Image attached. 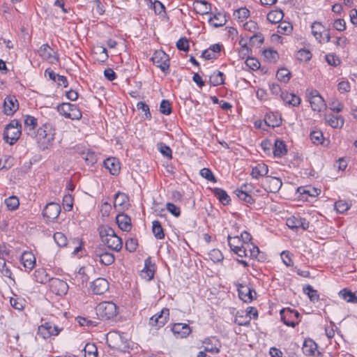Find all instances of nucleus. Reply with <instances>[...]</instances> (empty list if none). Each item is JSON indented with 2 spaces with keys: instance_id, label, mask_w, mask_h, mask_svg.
I'll return each instance as SVG.
<instances>
[{
  "instance_id": "f257e3e1",
  "label": "nucleus",
  "mask_w": 357,
  "mask_h": 357,
  "mask_svg": "<svg viewBox=\"0 0 357 357\" xmlns=\"http://www.w3.org/2000/svg\"><path fill=\"white\" fill-rule=\"evenodd\" d=\"M102 242L109 249L119 252L122 248V240L114 232V229L108 225H101L98 228Z\"/></svg>"
},
{
  "instance_id": "f03ea898",
  "label": "nucleus",
  "mask_w": 357,
  "mask_h": 357,
  "mask_svg": "<svg viewBox=\"0 0 357 357\" xmlns=\"http://www.w3.org/2000/svg\"><path fill=\"white\" fill-rule=\"evenodd\" d=\"M55 130L50 123H45L38 128L36 138L39 143H41L43 149H47L54 141Z\"/></svg>"
},
{
  "instance_id": "7ed1b4c3",
  "label": "nucleus",
  "mask_w": 357,
  "mask_h": 357,
  "mask_svg": "<svg viewBox=\"0 0 357 357\" xmlns=\"http://www.w3.org/2000/svg\"><path fill=\"white\" fill-rule=\"evenodd\" d=\"M21 135V124L19 121L14 119L8 124L3 132V139L10 145H13Z\"/></svg>"
},
{
  "instance_id": "20e7f679",
  "label": "nucleus",
  "mask_w": 357,
  "mask_h": 357,
  "mask_svg": "<svg viewBox=\"0 0 357 357\" xmlns=\"http://www.w3.org/2000/svg\"><path fill=\"white\" fill-rule=\"evenodd\" d=\"M96 312L101 319H110L118 313L116 304L111 301L99 303L96 308Z\"/></svg>"
},
{
  "instance_id": "39448f33",
  "label": "nucleus",
  "mask_w": 357,
  "mask_h": 357,
  "mask_svg": "<svg viewBox=\"0 0 357 357\" xmlns=\"http://www.w3.org/2000/svg\"><path fill=\"white\" fill-rule=\"evenodd\" d=\"M60 114L73 120H79L82 118V112L75 105L63 102L57 107Z\"/></svg>"
},
{
  "instance_id": "423d86ee",
  "label": "nucleus",
  "mask_w": 357,
  "mask_h": 357,
  "mask_svg": "<svg viewBox=\"0 0 357 357\" xmlns=\"http://www.w3.org/2000/svg\"><path fill=\"white\" fill-rule=\"evenodd\" d=\"M93 257L95 260L99 261L105 266H109L114 263L115 257L114 255L105 250L102 246H98L95 248L93 252Z\"/></svg>"
},
{
  "instance_id": "0eeeda50",
  "label": "nucleus",
  "mask_w": 357,
  "mask_h": 357,
  "mask_svg": "<svg viewBox=\"0 0 357 357\" xmlns=\"http://www.w3.org/2000/svg\"><path fill=\"white\" fill-rule=\"evenodd\" d=\"M151 61H153V64L160 68L162 72L167 73V71L169 70V56L162 50H156L151 57Z\"/></svg>"
},
{
  "instance_id": "6e6552de",
  "label": "nucleus",
  "mask_w": 357,
  "mask_h": 357,
  "mask_svg": "<svg viewBox=\"0 0 357 357\" xmlns=\"http://www.w3.org/2000/svg\"><path fill=\"white\" fill-rule=\"evenodd\" d=\"M227 240L231 250L238 257H243L248 255L247 248L239 236L231 237L228 236Z\"/></svg>"
},
{
  "instance_id": "1a4fd4ad",
  "label": "nucleus",
  "mask_w": 357,
  "mask_h": 357,
  "mask_svg": "<svg viewBox=\"0 0 357 357\" xmlns=\"http://www.w3.org/2000/svg\"><path fill=\"white\" fill-rule=\"evenodd\" d=\"M311 107L314 111L321 112L326 105L318 91L312 90L307 94Z\"/></svg>"
},
{
  "instance_id": "9d476101",
  "label": "nucleus",
  "mask_w": 357,
  "mask_h": 357,
  "mask_svg": "<svg viewBox=\"0 0 357 357\" xmlns=\"http://www.w3.org/2000/svg\"><path fill=\"white\" fill-rule=\"evenodd\" d=\"M57 326L52 322H45L38 328V335L43 339H47L52 335H57L61 331Z\"/></svg>"
},
{
  "instance_id": "9b49d317",
  "label": "nucleus",
  "mask_w": 357,
  "mask_h": 357,
  "mask_svg": "<svg viewBox=\"0 0 357 357\" xmlns=\"http://www.w3.org/2000/svg\"><path fill=\"white\" fill-rule=\"evenodd\" d=\"M50 291L59 296L66 295L68 290V284L59 278H51L49 282Z\"/></svg>"
},
{
  "instance_id": "f8f14e48",
  "label": "nucleus",
  "mask_w": 357,
  "mask_h": 357,
  "mask_svg": "<svg viewBox=\"0 0 357 357\" xmlns=\"http://www.w3.org/2000/svg\"><path fill=\"white\" fill-rule=\"evenodd\" d=\"M169 315V309L163 308L160 313H157L150 318L149 324L156 328L162 327L167 321Z\"/></svg>"
},
{
  "instance_id": "ddd939ff",
  "label": "nucleus",
  "mask_w": 357,
  "mask_h": 357,
  "mask_svg": "<svg viewBox=\"0 0 357 357\" xmlns=\"http://www.w3.org/2000/svg\"><path fill=\"white\" fill-rule=\"evenodd\" d=\"M286 225L289 228L295 231H298L300 228L303 230H306L309 227V222L305 218L295 215L287 218Z\"/></svg>"
},
{
  "instance_id": "4468645a",
  "label": "nucleus",
  "mask_w": 357,
  "mask_h": 357,
  "mask_svg": "<svg viewBox=\"0 0 357 357\" xmlns=\"http://www.w3.org/2000/svg\"><path fill=\"white\" fill-rule=\"evenodd\" d=\"M60 212V205L54 202H50L45 206L43 215L47 220L53 221L59 217Z\"/></svg>"
},
{
  "instance_id": "2eb2a0df",
  "label": "nucleus",
  "mask_w": 357,
  "mask_h": 357,
  "mask_svg": "<svg viewBox=\"0 0 357 357\" xmlns=\"http://www.w3.org/2000/svg\"><path fill=\"white\" fill-rule=\"evenodd\" d=\"M39 55L50 63H55L59 61V56L56 52L47 44L43 45L38 51Z\"/></svg>"
},
{
  "instance_id": "dca6fc26",
  "label": "nucleus",
  "mask_w": 357,
  "mask_h": 357,
  "mask_svg": "<svg viewBox=\"0 0 357 357\" xmlns=\"http://www.w3.org/2000/svg\"><path fill=\"white\" fill-rule=\"evenodd\" d=\"M282 185L280 178L273 176H266L263 182L262 186L266 191L269 192H277Z\"/></svg>"
},
{
  "instance_id": "f3484780",
  "label": "nucleus",
  "mask_w": 357,
  "mask_h": 357,
  "mask_svg": "<svg viewBox=\"0 0 357 357\" xmlns=\"http://www.w3.org/2000/svg\"><path fill=\"white\" fill-rule=\"evenodd\" d=\"M90 287L94 294L101 295L108 290L109 282L105 278H98L91 282Z\"/></svg>"
},
{
  "instance_id": "a211bd4d",
  "label": "nucleus",
  "mask_w": 357,
  "mask_h": 357,
  "mask_svg": "<svg viewBox=\"0 0 357 357\" xmlns=\"http://www.w3.org/2000/svg\"><path fill=\"white\" fill-rule=\"evenodd\" d=\"M19 108L17 98L14 96H7L3 102V110L6 115L13 114Z\"/></svg>"
},
{
  "instance_id": "6ab92c4d",
  "label": "nucleus",
  "mask_w": 357,
  "mask_h": 357,
  "mask_svg": "<svg viewBox=\"0 0 357 357\" xmlns=\"http://www.w3.org/2000/svg\"><path fill=\"white\" fill-rule=\"evenodd\" d=\"M172 331L176 338H184L191 333V329L187 324L176 323L172 325Z\"/></svg>"
},
{
  "instance_id": "aec40b11",
  "label": "nucleus",
  "mask_w": 357,
  "mask_h": 357,
  "mask_svg": "<svg viewBox=\"0 0 357 357\" xmlns=\"http://www.w3.org/2000/svg\"><path fill=\"white\" fill-rule=\"evenodd\" d=\"M280 314L281 319L285 325L288 326L295 327L298 324V322H296L294 320L289 321L286 319L287 316H289V317L292 319L293 317H294L295 319H298L300 316V314L297 311L292 310L290 309H283L280 311Z\"/></svg>"
},
{
  "instance_id": "412c9836",
  "label": "nucleus",
  "mask_w": 357,
  "mask_h": 357,
  "mask_svg": "<svg viewBox=\"0 0 357 357\" xmlns=\"http://www.w3.org/2000/svg\"><path fill=\"white\" fill-rule=\"evenodd\" d=\"M238 296L239 298L243 300L244 302L250 303L251 302L254 297L252 294H256V292L255 290L250 289V287L239 284L238 287Z\"/></svg>"
},
{
  "instance_id": "4be33fe9",
  "label": "nucleus",
  "mask_w": 357,
  "mask_h": 357,
  "mask_svg": "<svg viewBox=\"0 0 357 357\" xmlns=\"http://www.w3.org/2000/svg\"><path fill=\"white\" fill-rule=\"evenodd\" d=\"M302 351L305 356H314L318 351V347L313 340L306 339L303 342Z\"/></svg>"
},
{
  "instance_id": "5701e85b",
  "label": "nucleus",
  "mask_w": 357,
  "mask_h": 357,
  "mask_svg": "<svg viewBox=\"0 0 357 357\" xmlns=\"http://www.w3.org/2000/svg\"><path fill=\"white\" fill-rule=\"evenodd\" d=\"M116 222L119 227L123 231H129L132 228L131 219L125 213L116 215Z\"/></svg>"
},
{
  "instance_id": "b1692460",
  "label": "nucleus",
  "mask_w": 357,
  "mask_h": 357,
  "mask_svg": "<svg viewBox=\"0 0 357 357\" xmlns=\"http://www.w3.org/2000/svg\"><path fill=\"white\" fill-rule=\"evenodd\" d=\"M204 346V351L212 353V354H218L220 352V344L217 339L215 338H206L203 342Z\"/></svg>"
},
{
  "instance_id": "393cba45",
  "label": "nucleus",
  "mask_w": 357,
  "mask_h": 357,
  "mask_svg": "<svg viewBox=\"0 0 357 357\" xmlns=\"http://www.w3.org/2000/svg\"><path fill=\"white\" fill-rule=\"evenodd\" d=\"M235 194L239 198V199L245 202L248 204H252L255 203V199L252 197L247 192V185L243 184L241 185V189L235 190Z\"/></svg>"
},
{
  "instance_id": "a878e982",
  "label": "nucleus",
  "mask_w": 357,
  "mask_h": 357,
  "mask_svg": "<svg viewBox=\"0 0 357 357\" xmlns=\"http://www.w3.org/2000/svg\"><path fill=\"white\" fill-rule=\"evenodd\" d=\"M104 165L112 175H117L120 172V164L115 158H107L104 161Z\"/></svg>"
},
{
  "instance_id": "bb28decb",
  "label": "nucleus",
  "mask_w": 357,
  "mask_h": 357,
  "mask_svg": "<svg viewBox=\"0 0 357 357\" xmlns=\"http://www.w3.org/2000/svg\"><path fill=\"white\" fill-rule=\"evenodd\" d=\"M280 97L286 105L296 107L299 105L301 103V98L294 93L282 92L280 94Z\"/></svg>"
},
{
  "instance_id": "cd10ccee",
  "label": "nucleus",
  "mask_w": 357,
  "mask_h": 357,
  "mask_svg": "<svg viewBox=\"0 0 357 357\" xmlns=\"http://www.w3.org/2000/svg\"><path fill=\"white\" fill-rule=\"evenodd\" d=\"M21 261L24 268L31 270L36 265V257L32 252H24L21 257Z\"/></svg>"
},
{
  "instance_id": "c85d7f7f",
  "label": "nucleus",
  "mask_w": 357,
  "mask_h": 357,
  "mask_svg": "<svg viewBox=\"0 0 357 357\" xmlns=\"http://www.w3.org/2000/svg\"><path fill=\"white\" fill-rule=\"evenodd\" d=\"M268 172V166L264 163H259L252 168L251 176L254 178H259L266 176Z\"/></svg>"
},
{
  "instance_id": "c756f323",
  "label": "nucleus",
  "mask_w": 357,
  "mask_h": 357,
  "mask_svg": "<svg viewBox=\"0 0 357 357\" xmlns=\"http://www.w3.org/2000/svg\"><path fill=\"white\" fill-rule=\"evenodd\" d=\"M128 197L125 193L117 192L114 197V206L115 208L120 207V209H124L128 206Z\"/></svg>"
},
{
  "instance_id": "7c9ffc66",
  "label": "nucleus",
  "mask_w": 357,
  "mask_h": 357,
  "mask_svg": "<svg viewBox=\"0 0 357 357\" xmlns=\"http://www.w3.org/2000/svg\"><path fill=\"white\" fill-rule=\"evenodd\" d=\"M325 119L334 128H340L344 124V120L340 116L329 114L325 116Z\"/></svg>"
},
{
  "instance_id": "2f4dec72",
  "label": "nucleus",
  "mask_w": 357,
  "mask_h": 357,
  "mask_svg": "<svg viewBox=\"0 0 357 357\" xmlns=\"http://www.w3.org/2000/svg\"><path fill=\"white\" fill-rule=\"evenodd\" d=\"M287 152V146L284 142L280 139H276L273 149V154L275 157L281 158Z\"/></svg>"
},
{
  "instance_id": "473e14b6",
  "label": "nucleus",
  "mask_w": 357,
  "mask_h": 357,
  "mask_svg": "<svg viewBox=\"0 0 357 357\" xmlns=\"http://www.w3.org/2000/svg\"><path fill=\"white\" fill-rule=\"evenodd\" d=\"M213 194L222 204H229L231 199L225 190L221 188H215L213 190Z\"/></svg>"
},
{
  "instance_id": "72a5a7b5",
  "label": "nucleus",
  "mask_w": 357,
  "mask_h": 357,
  "mask_svg": "<svg viewBox=\"0 0 357 357\" xmlns=\"http://www.w3.org/2000/svg\"><path fill=\"white\" fill-rule=\"evenodd\" d=\"M33 276L36 281L41 284H45L47 282H50V280H51L49 275L47 273L46 270L43 268L36 269L34 272Z\"/></svg>"
},
{
  "instance_id": "f704fd0d",
  "label": "nucleus",
  "mask_w": 357,
  "mask_h": 357,
  "mask_svg": "<svg viewBox=\"0 0 357 357\" xmlns=\"http://www.w3.org/2000/svg\"><path fill=\"white\" fill-rule=\"evenodd\" d=\"M227 20L225 16L221 13H218L211 17L208 20L209 24L213 27L218 28L225 24Z\"/></svg>"
},
{
  "instance_id": "c9c22d12",
  "label": "nucleus",
  "mask_w": 357,
  "mask_h": 357,
  "mask_svg": "<svg viewBox=\"0 0 357 357\" xmlns=\"http://www.w3.org/2000/svg\"><path fill=\"white\" fill-rule=\"evenodd\" d=\"M284 13L282 10L270 11L267 15V20L272 24L279 23L282 21Z\"/></svg>"
},
{
  "instance_id": "e433bc0d",
  "label": "nucleus",
  "mask_w": 357,
  "mask_h": 357,
  "mask_svg": "<svg viewBox=\"0 0 357 357\" xmlns=\"http://www.w3.org/2000/svg\"><path fill=\"white\" fill-rule=\"evenodd\" d=\"M224 73L220 71H215L209 77V82L213 86L224 84Z\"/></svg>"
},
{
  "instance_id": "4c0bfd02",
  "label": "nucleus",
  "mask_w": 357,
  "mask_h": 357,
  "mask_svg": "<svg viewBox=\"0 0 357 357\" xmlns=\"http://www.w3.org/2000/svg\"><path fill=\"white\" fill-rule=\"evenodd\" d=\"M150 265L151 261L149 259H146L144 268L141 272L142 278L146 280H151L154 275V270Z\"/></svg>"
},
{
  "instance_id": "58836bf2",
  "label": "nucleus",
  "mask_w": 357,
  "mask_h": 357,
  "mask_svg": "<svg viewBox=\"0 0 357 357\" xmlns=\"http://www.w3.org/2000/svg\"><path fill=\"white\" fill-rule=\"evenodd\" d=\"M24 126L28 134L30 135L31 132H33L37 126V119L33 116L27 115L24 119Z\"/></svg>"
},
{
  "instance_id": "ea45409f",
  "label": "nucleus",
  "mask_w": 357,
  "mask_h": 357,
  "mask_svg": "<svg viewBox=\"0 0 357 357\" xmlns=\"http://www.w3.org/2000/svg\"><path fill=\"white\" fill-rule=\"evenodd\" d=\"M152 231L157 239H162L165 237L163 229L161 223L158 220H154L152 222Z\"/></svg>"
},
{
  "instance_id": "a19ab883",
  "label": "nucleus",
  "mask_w": 357,
  "mask_h": 357,
  "mask_svg": "<svg viewBox=\"0 0 357 357\" xmlns=\"http://www.w3.org/2000/svg\"><path fill=\"white\" fill-rule=\"evenodd\" d=\"M298 192L301 195H307L310 197H316L317 196L321 190L319 189L311 187V186H304L299 187L297 190Z\"/></svg>"
},
{
  "instance_id": "79ce46f5",
  "label": "nucleus",
  "mask_w": 357,
  "mask_h": 357,
  "mask_svg": "<svg viewBox=\"0 0 357 357\" xmlns=\"http://www.w3.org/2000/svg\"><path fill=\"white\" fill-rule=\"evenodd\" d=\"M339 295L347 302H357V296H356L355 293L351 292L348 289H344L341 290L339 293Z\"/></svg>"
},
{
  "instance_id": "37998d69",
  "label": "nucleus",
  "mask_w": 357,
  "mask_h": 357,
  "mask_svg": "<svg viewBox=\"0 0 357 357\" xmlns=\"http://www.w3.org/2000/svg\"><path fill=\"white\" fill-rule=\"evenodd\" d=\"M6 207L10 211H14L18 208L20 202L16 196H10L4 201Z\"/></svg>"
},
{
  "instance_id": "c03bdc74",
  "label": "nucleus",
  "mask_w": 357,
  "mask_h": 357,
  "mask_svg": "<svg viewBox=\"0 0 357 357\" xmlns=\"http://www.w3.org/2000/svg\"><path fill=\"white\" fill-rule=\"evenodd\" d=\"M243 312H238L235 317V323L239 326H247L250 324V317L248 315H243Z\"/></svg>"
},
{
  "instance_id": "a18cd8bd",
  "label": "nucleus",
  "mask_w": 357,
  "mask_h": 357,
  "mask_svg": "<svg viewBox=\"0 0 357 357\" xmlns=\"http://www.w3.org/2000/svg\"><path fill=\"white\" fill-rule=\"evenodd\" d=\"M312 33L314 35V36L316 38L317 40H319V42H321V39L322 37V32L321 30L323 29V27L321 24V23L314 22L312 26Z\"/></svg>"
},
{
  "instance_id": "49530a36",
  "label": "nucleus",
  "mask_w": 357,
  "mask_h": 357,
  "mask_svg": "<svg viewBox=\"0 0 357 357\" xmlns=\"http://www.w3.org/2000/svg\"><path fill=\"white\" fill-rule=\"evenodd\" d=\"M293 29L292 25L287 22H280L278 27V32L280 34H289Z\"/></svg>"
},
{
  "instance_id": "de8ad7c7",
  "label": "nucleus",
  "mask_w": 357,
  "mask_h": 357,
  "mask_svg": "<svg viewBox=\"0 0 357 357\" xmlns=\"http://www.w3.org/2000/svg\"><path fill=\"white\" fill-rule=\"evenodd\" d=\"M310 139L314 144H324L323 133L319 130L312 131L310 133Z\"/></svg>"
},
{
  "instance_id": "09e8293b",
  "label": "nucleus",
  "mask_w": 357,
  "mask_h": 357,
  "mask_svg": "<svg viewBox=\"0 0 357 357\" xmlns=\"http://www.w3.org/2000/svg\"><path fill=\"white\" fill-rule=\"evenodd\" d=\"M276 75L278 80L287 83L290 79L291 73L287 69L283 68L278 70Z\"/></svg>"
},
{
  "instance_id": "8fccbe9b",
  "label": "nucleus",
  "mask_w": 357,
  "mask_h": 357,
  "mask_svg": "<svg viewBox=\"0 0 357 357\" xmlns=\"http://www.w3.org/2000/svg\"><path fill=\"white\" fill-rule=\"evenodd\" d=\"M250 15V11L246 8H241L234 13V16L239 20V21L243 22L244 20H246Z\"/></svg>"
},
{
  "instance_id": "3c124183",
  "label": "nucleus",
  "mask_w": 357,
  "mask_h": 357,
  "mask_svg": "<svg viewBox=\"0 0 357 357\" xmlns=\"http://www.w3.org/2000/svg\"><path fill=\"white\" fill-rule=\"evenodd\" d=\"M0 271L2 275L5 277L11 278L12 272L10 269L7 266L6 259L0 257Z\"/></svg>"
},
{
  "instance_id": "603ef678",
  "label": "nucleus",
  "mask_w": 357,
  "mask_h": 357,
  "mask_svg": "<svg viewBox=\"0 0 357 357\" xmlns=\"http://www.w3.org/2000/svg\"><path fill=\"white\" fill-rule=\"evenodd\" d=\"M84 352L85 357H98V349L93 344H86Z\"/></svg>"
},
{
  "instance_id": "864d4df0",
  "label": "nucleus",
  "mask_w": 357,
  "mask_h": 357,
  "mask_svg": "<svg viewBox=\"0 0 357 357\" xmlns=\"http://www.w3.org/2000/svg\"><path fill=\"white\" fill-rule=\"evenodd\" d=\"M157 146L162 155L167 157L169 158H172V149L169 148V146L166 145L163 142H160L158 144Z\"/></svg>"
},
{
  "instance_id": "5fc2aeb1",
  "label": "nucleus",
  "mask_w": 357,
  "mask_h": 357,
  "mask_svg": "<svg viewBox=\"0 0 357 357\" xmlns=\"http://www.w3.org/2000/svg\"><path fill=\"white\" fill-rule=\"evenodd\" d=\"M56 243L59 247H64L67 245V238L64 234L61 232H56L53 236Z\"/></svg>"
},
{
  "instance_id": "6e6d98bb",
  "label": "nucleus",
  "mask_w": 357,
  "mask_h": 357,
  "mask_svg": "<svg viewBox=\"0 0 357 357\" xmlns=\"http://www.w3.org/2000/svg\"><path fill=\"white\" fill-rule=\"evenodd\" d=\"M264 57L270 62H275L278 58V54L272 49L265 50L263 52Z\"/></svg>"
},
{
  "instance_id": "4d7b16f0",
  "label": "nucleus",
  "mask_w": 357,
  "mask_h": 357,
  "mask_svg": "<svg viewBox=\"0 0 357 357\" xmlns=\"http://www.w3.org/2000/svg\"><path fill=\"white\" fill-rule=\"evenodd\" d=\"M296 57L301 61H308L312 58V54L309 50L302 49L297 52Z\"/></svg>"
},
{
  "instance_id": "13d9d810",
  "label": "nucleus",
  "mask_w": 357,
  "mask_h": 357,
  "mask_svg": "<svg viewBox=\"0 0 357 357\" xmlns=\"http://www.w3.org/2000/svg\"><path fill=\"white\" fill-rule=\"evenodd\" d=\"M266 123L268 126L277 127L280 125L281 119H277L274 114H268L266 116Z\"/></svg>"
},
{
  "instance_id": "bf43d9fd",
  "label": "nucleus",
  "mask_w": 357,
  "mask_h": 357,
  "mask_svg": "<svg viewBox=\"0 0 357 357\" xmlns=\"http://www.w3.org/2000/svg\"><path fill=\"white\" fill-rule=\"evenodd\" d=\"M160 112L165 115H169L172 112V107L169 100H162L160 105Z\"/></svg>"
},
{
  "instance_id": "052dcab7",
  "label": "nucleus",
  "mask_w": 357,
  "mask_h": 357,
  "mask_svg": "<svg viewBox=\"0 0 357 357\" xmlns=\"http://www.w3.org/2000/svg\"><path fill=\"white\" fill-rule=\"evenodd\" d=\"M210 259L214 262H220L223 259V255L222 252L218 249H213L211 250L208 254Z\"/></svg>"
},
{
  "instance_id": "680f3d73",
  "label": "nucleus",
  "mask_w": 357,
  "mask_h": 357,
  "mask_svg": "<svg viewBox=\"0 0 357 357\" xmlns=\"http://www.w3.org/2000/svg\"><path fill=\"white\" fill-rule=\"evenodd\" d=\"M178 50L183 52H188L189 50V40L183 37L181 38L176 45Z\"/></svg>"
},
{
  "instance_id": "e2e57ef3",
  "label": "nucleus",
  "mask_w": 357,
  "mask_h": 357,
  "mask_svg": "<svg viewBox=\"0 0 357 357\" xmlns=\"http://www.w3.org/2000/svg\"><path fill=\"white\" fill-rule=\"evenodd\" d=\"M138 242L135 238H130L126 241L125 247L126 249L130 252H135L137 248Z\"/></svg>"
},
{
  "instance_id": "0e129e2a",
  "label": "nucleus",
  "mask_w": 357,
  "mask_h": 357,
  "mask_svg": "<svg viewBox=\"0 0 357 357\" xmlns=\"http://www.w3.org/2000/svg\"><path fill=\"white\" fill-rule=\"evenodd\" d=\"M200 175L208 181L215 183L217 181L213 172L208 168H203L200 170Z\"/></svg>"
},
{
  "instance_id": "69168bd1",
  "label": "nucleus",
  "mask_w": 357,
  "mask_h": 357,
  "mask_svg": "<svg viewBox=\"0 0 357 357\" xmlns=\"http://www.w3.org/2000/svg\"><path fill=\"white\" fill-rule=\"evenodd\" d=\"M63 205L66 211H70L72 210L73 205V198L70 195L68 194L64 195L63 198Z\"/></svg>"
},
{
  "instance_id": "338daca9",
  "label": "nucleus",
  "mask_w": 357,
  "mask_h": 357,
  "mask_svg": "<svg viewBox=\"0 0 357 357\" xmlns=\"http://www.w3.org/2000/svg\"><path fill=\"white\" fill-rule=\"evenodd\" d=\"M349 204L343 200H339L335 203V208L337 212L343 213L344 211L349 209Z\"/></svg>"
},
{
  "instance_id": "774afa93",
  "label": "nucleus",
  "mask_w": 357,
  "mask_h": 357,
  "mask_svg": "<svg viewBox=\"0 0 357 357\" xmlns=\"http://www.w3.org/2000/svg\"><path fill=\"white\" fill-rule=\"evenodd\" d=\"M82 158L84 159L85 162L88 165H92L96 162V156L94 153L88 152L82 154Z\"/></svg>"
}]
</instances>
